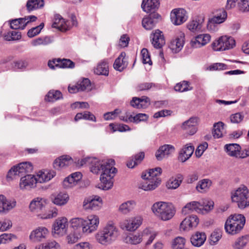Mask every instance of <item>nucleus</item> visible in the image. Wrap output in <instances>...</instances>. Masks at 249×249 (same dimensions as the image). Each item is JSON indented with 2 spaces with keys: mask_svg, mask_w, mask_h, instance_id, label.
<instances>
[{
  "mask_svg": "<svg viewBox=\"0 0 249 249\" xmlns=\"http://www.w3.org/2000/svg\"><path fill=\"white\" fill-rule=\"evenodd\" d=\"M56 176V172L53 170H42L38 171L36 176L37 183H45L51 180Z\"/></svg>",
  "mask_w": 249,
  "mask_h": 249,
  "instance_id": "aec40b11",
  "label": "nucleus"
},
{
  "mask_svg": "<svg viewBox=\"0 0 249 249\" xmlns=\"http://www.w3.org/2000/svg\"><path fill=\"white\" fill-rule=\"evenodd\" d=\"M94 72L98 75H107L108 74V66L106 60H102L97 66Z\"/></svg>",
  "mask_w": 249,
  "mask_h": 249,
  "instance_id": "3c124183",
  "label": "nucleus"
},
{
  "mask_svg": "<svg viewBox=\"0 0 249 249\" xmlns=\"http://www.w3.org/2000/svg\"><path fill=\"white\" fill-rule=\"evenodd\" d=\"M33 170V166L30 162H21L11 168L7 173V178L13 179L17 176L20 177L26 173H31Z\"/></svg>",
  "mask_w": 249,
  "mask_h": 249,
  "instance_id": "423d86ee",
  "label": "nucleus"
},
{
  "mask_svg": "<svg viewBox=\"0 0 249 249\" xmlns=\"http://www.w3.org/2000/svg\"><path fill=\"white\" fill-rule=\"evenodd\" d=\"M62 97V93L58 90H50L45 97V100L48 102H54Z\"/></svg>",
  "mask_w": 249,
  "mask_h": 249,
  "instance_id": "6e6d98bb",
  "label": "nucleus"
},
{
  "mask_svg": "<svg viewBox=\"0 0 249 249\" xmlns=\"http://www.w3.org/2000/svg\"><path fill=\"white\" fill-rule=\"evenodd\" d=\"M131 105L137 108H145L150 104V100L147 96L141 98L134 97L130 102Z\"/></svg>",
  "mask_w": 249,
  "mask_h": 249,
  "instance_id": "cd10ccee",
  "label": "nucleus"
},
{
  "mask_svg": "<svg viewBox=\"0 0 249 249\" xmlns=\"http://www.w3.org/2000/svg\"><path fill=\"white\" fill-rule=\"evenodd\" d=\"M16 236L11 233H3L0 235V245L9 243Z\"/></svg>",
  "mask_w": 249,
  "mask_h": 249,
  "instance_id": "0e129e2a",
  "label": "nucleus"
},
{
  "mask_svg": "<svg viewBox=\"0 0 249 249\" xmlns=\"http://www.w3.org/2000/svg\"><path fill=\"white\" fill-rule=\"evenodd\" d=\"M186 240L182 237H177L174 239L172 243V247L173 249H184Z\"/></svg>",
  "mask_w": 249,
  "mask_h": 249,
  "instance_id": "13d9d810",
  "label": "nucleus"
},
{
  "mask_svg": "<svg viewBox=\"0 0 249 249\" xmlns=\"http://www.w3.org/2000/svg\"><path fill=\"white\" fill-rule=\"evenodd\" d=\"M246 222L245 217L241 214L231 215L225 224V229L229 234L234 235L243 228Z\"/></svg>",
  "mask_w": 249,
  "mask_h": 249,
  "instance_id": "7ed1b4c3",
  "label": "nucleus"
},
{
  "mask_svg": "<svg viewBox=\"0 0 249 249\" xmlns=\"http://www.w3.org/2000/svg\"><path fill=\"white\" fill-rule=\"evenodd\" d=\"M36 19V17L34 16H30L24 18H19L13 19L10 21V27L13 29L23 30L28 23L34 21Z\"/></svg>",
  "mask_w": 249,
  "mask_h": 249,
  "instance_id": "2eb2a0df",
  "label": "nucleus"
},
{
  "mask_svg": "<svg viewBox=\"0 0 249 249\" xmlns=\"http://www.w3.org/2000/svg\"><path fill=\"white\" fill-rule=\"evenodd\" d=\"M143 240L142 232L136 234L131 233L128 234L124 239L125 243L132 245L140 244Z\"/></svg>",
  "mask_w": 249,
  "mask_h": 249,
  "instance_id": "37998d69",
  "label": "nucleus"
},
{
  "mask_svg": "<svg viewBox=\"0 0 249 249\" xmlns=\"http://www.w3.org/2000/svg\"><path fill=\"white\" fill-rule=\"evenodd\" d=\"M53 41V37L51 36H46L40 37L33 39L31 42V44L33 46H37L39 45H47L52 43Z\"/></svg>",
  "mask_w": 249,
  "mask_h": 249,
  "instance_id": "a18cd8bd",
  "label": "nucleus"
},
{
  "mask_svg": "<svg viewBox=\"0 0 249 249\" xmlns=\"http://www.w3.org/2000/svg\"><path fill=\"white\" fill-rule=\"evenodd\" d=\"M172 23L176 25H179L186 21L188 18L186 11L183 9H175L170 15Z\"/></svg>",
  "mask_w": 249,
  "mask_h": 249,
  "instance_id": "ddd939ff",
  "label": "nucleus"
},
{
  "mask_svg": "<svg viewBox=\"0 0 249 249\" xmlns=\"http://www.w3.org/2000/svg\"><path fill=\"white\" fill-rule=\"evenodd\" d=\"M102 199L99 196H92L84 199L82 207L87 211H97L102 207Z\"/></svg>",
  "mask_w": 249,
  "mask_h": 249,
  "instance_id": "9b49d317",
  "label": "nucleus"
},
{
  "mask_svg": "<svg viewBox=\"0 0 249 249\" xmlns=\"http://www.w3.org/2000/svg\"><path fill=\"white\" fill-rule=\"evenodd\" d=\"M139 188L146 191L155 189L160 184V179L142 178Z\"/></svg>",
  "mask_w": 249,
  "mask_h": 249,
  "instance_id": "a878e982",
  "label": "nucleus"
},
{
  "mask_svg": "<svg viewBox=\"0 0 249 249\" xmlns=\"http://www.w3.org/2000/svg\"><path fill=\"white\" fill-rule=\"evenodd\" d=\"M184 42L185 34L182 32L179 31L177 34L176 38L171 40L169 47L173 53H177L182 50Z\"/></svg>",
  "mask_w": 249,
  "mask_h": 249,
  "instance_id": "4468645a",
  "label": "nucleus"
},
{
  "mask_svg": "<svg viewBox=\"0 0 249 249\" xmlns=\"http://www.w3.org/2000/svg\"><path fill=\"white\" fill-rule=\"evenodd\" d=\"M110 128L112 129V132L115 131L125 132L130 130V127L126 124H109Z\"/></svg>",
  "mask_w": 249,
  "mask_h": 249,
  "instance_id": "680f3d73",
  "label": "nucleus"
},
{
  "mask_svg": "<svg viewBox=\"0 0 249 249\" xmlns=\"http://www.w3.org/2000/svg\"><path fill=\"white\" fill-rule=\"evenodd\" d=\"M162 172L160 167L149 169L148 172L143 173L142 175V178L160 179L159 177Z\"/></svg>",
  "mask_w": 249,
  "mask_h": 249,
  "instance_id": "49530a36",
  "label": "nucleus"
},
{
  "mask_svg": "<svg viewBox=\"0 0 249 249\" xmlns=\"http://www.w3.org/2000/svg\"><path fill=\"white\" fill-rule=\"evenodd\" d=\"M202 205L198 201H193L187 203L182 209V214L186 215L194 211L201 213Z\"/></svg>",
  "mask_w": 249,
  "mask_h": 249,
  "instance_id": "2f4dec72",
  "label": "nucleus"
},
{
  "mask_svg": "<svg viewBox=\"0 0 249 249\" xmlns=\"http://www.w3.org/2000/svg\"><path fill=\"white\" fill-rule=\"evenodd\" d=\"M125 53L122 52L119 57L115 60L114 63V68L120 71H122L127 66V63L125 60Z\"/></svg>",
  "mask_w": 249,
  "mask_h": 249,
  "instance_id": "c03bdc74",
  "label": "nucleus"
},
{
  "mask_svg": "<svg viewBox=\"0 0 249 249\" xmlns=\"http://www.w3.org/2000/svg\"><path fill=\"white\" fill-rule=\"evenodd\" d=\"M150 37L152 44L155 48H161L165 43L162 32L159 30H156L153 32Z\"/></svg>",
  "mask_w": 249,
  "mask_h": 249,
  "instance_id": "5701e85b",
  "label": "nucleus"
},
{
  "mask_svg": "<svg viewBox=\"0 0 249 249\" xmlns=\"http://www.w3.org/2000/svg\"><path fill=\"white\" fill-rule=\"evenodd\" d=\"M136 206V202L134 200H127L120 205L118 211L123 214L126 215L132 212Z\"/></svg>",
  "mask_w": 249,
  "mask_h": 249,
  "instance_id": "c9c22d12",
  "label": "nucleus"
},
{
  "mask_svg": "<svg viewBox=\"0 0 249 249\" xmlns=\"http://www.w3.org/2000/svg\"><path fill=\"white\" fill-rule=\"evenodd\" d=\"M113 241L118 237L119 230L113 221H108L102 229Z\"/></svg>",
  "mask_w": 249,
  "mask_h": 249,
  "instance_id": "b1692460",
  "label": "nucleus"
},
{
  "mask_svg": "<svg viewBox=\"0 0 249 249\" xmlns=\"http://www.w3.org/2000/svg\"><path fill=\"white\" fill-rule=\"evenodd\" d=\"M212 185V181L208 178H204L197 182L196 190L199 193L204 194L208 192Z\"/></svg>",
  "mask_w": 249,
  "mask_h": 249,
  "instance_id": "4c0bfd02",
  "label": "nucleus"
},
{
  "mask_svg": "<svg viewBox=\"0 0 249 249\" xmlns=\"http://www.w3.org/2000/svg\"><path fill=\"white\" fill-rule=\"evenodd\" d=\"M77 85L80 91H84L90 89V81L88 78H85L81 81H79Z\"/></svg>",
  "mask_w": 249,
  "mask_h": 249,
  "instance_id": "69168bd1",
  "label": "nucleus"
},
{
  "mask_svg": "<svg viewBox=\"0 0 249 249\" xmlns=\"http://www.w3.org/2000/svg\"><path fill=\"white\" fill-rule=\"evenodd\" d=\"M159 6V0H143L141 5L143 11L147 13L155 12Z\"/></svg>",
  "mask_w": 249,
  "mask_h": 249,
  "instance_id": "c756f323",
  "label": "nucleus"
},
{
  "mask_svg": "<svg viewBox=\"0 0 249 249\" xmlns=\"http://www.w3.org/2000/svg\"><path fill=\"white\" fill-rule=\"evenodd\" d=\"M46 204V200L41 197L34 198L30 202L29 209L33 213L39 215V213L45 207Z\"/></svg>",
  "mask_w": 249,
  "mask_h": 249,
  "instance_id": "412c9836",
  "label": "nucleus"
},
{
  "mask_svg": "<svg viewBox=\"0 0 249 249\" xmlns=\"http://www.w3.org/2000/svg\"><path fill=\"white\" fill-rule=\"evenodd\" d=\"M85 218L81 217H74L70 219L69 223L70 227L74 232L83 233V229L84 225Z\"/></svg>",
  "mask_w": 249,
  "mask_h": 249,
  "instance_id": "e433bc0d",
  "label": "nucleus"
},
{
  "mask_svg": "<svg viewBox=\"0 0 249 249\" xmlns=\"http://www.w3.org/2000/svg\"><path fill=\"white\" fill-rule=\"evenodd\" d=\"M224 125V124L222 122H218L214 124L212 133L215 139L222 138L226 134Z\"/></svg>",
  "mask_w": 249,
  "mask_h": 249,
  "instance_id": "a19ab883",
  "label": "nucleus"
},
{
  "mask_svg": "<svg viewBox=\"0 0 249 249\" xmlns=\"http://www.w3.org/2000/svg\"><path fill=\"white\" fill-rule=\"evenodd\" d=\"M58 63H57L58 68H73L74 67V63L70 59L58 58Z\"/></svg>",
  "mask_w": 249,
  "mask_h": 249,
  "instance_id": "e2e57ef3",
  "label": "nucleus"
},
{
  "mask_svg": "<svg viewBox=\"0 0 249 249\" xmlns=\"http://www.w3.org/2000/svg\"><path fill=\"white\" fill-rule=\"evenodd\" d=\"M4 199L1 213H7L16 206V201L14 199H7L5 196Z\"/></svg>",
  "mask_w": 249,
  "mask_h": 249,
  "instance_id": "5fc2aeb1",
  "label": "nucleus"
},
{
  "mask_svg": "<svg viewBox=\"0 0 249 249\" xmlns=\"http://www.w3.org/2000/svg\"><path fill=\"white\" fill-rule=\"evenodd\" d=\"M100 224L99 217L96 214H90L85 218L83 233L91 234L98 228Z\"/></svg>",
  "mask_w": 249,
  "mask_h": 249,
  "instance_id": "9d476101",
  "label": "nucleus"
},
{
  "mask_svg": "<svg viewBox=\"0 0 249 249\" xmlns=\"http://www.w3.org/2000/svg\"><path fill=\"white\" fill-rule=\"evenodd\" d=\"M44 0H28L26 7L28 11H31L41 8L44 6Z\"/></svg>",
  "mask_w": 249,
  "mask_h": 249,
  "instance_id": "864d4df0",
  "label": "nucleus"
},
{
  "mask_svg": "<svg viewBox=\"0 0 249 249\" xmlns=\"http://www.w3.org/2000/svg\"><path fill=\"white\" fill-rule=\"evenodd\" d=\"M4 37L7 41L18 40L21 38V35L19 32L13 31L5 34Z\"/></svg>",
  "mask_w": 249,
  "mask_h": 249,
  "instance_id": "052dcab7",
  "label": "nucleus"
},
{
  "mask_svg": "<svg viewBox=\"0 0 249 249\" xmlns=\"http://www.w3.org/2000/svg\"><path fill=\"white\" fill-rule=\"evenodd\" d=\"M35 249H61V246L55 241L50 240L36 246Z\"/></svg>",
  "mask_w": 249,
  "mask_h": 249,
  "instance_id": "8fccbe9b",
  "label": "nucleus"
},
{
  "mask_svg": "<svg viewBox=\"0 0 249 249\" xmlns=\"http://www.w3.org/2000/svg\"><path fill=\"white\" fill-rule=\"evenodd\" d=\"M249 241L248 235L242 236L238 237L232 245L234 249H243Z\"/></svg>",
  "mask_w": 249,
  "mask_h": 249,
  "instance_id": "603ef678",
  "label": "nucleus"
},
{
  "mask_svg": "<svg viewBox=\"0 0 249 249\" xmlns=\"http://www.w3.org/2000/svg\"><path fill=\"white\" fill-rule=\"evenodd\" d=\"M206 238V235L205 232L196 231L192 235L190 240L194 246L199 247L204 244Z\"/></svg>",
  "mask_w": 249,
  "mask_h": 249,
  "instance_id": "72a5a7b5",
  "label": "nucleus"
},
{
  "mask_svg": "<svg viewBox=\"0 0 249 249\" xmlns=\"http://www.w3.org/2000/svg\"><path fill=\"white\" fill-rule=\"evenodd\" d=\"M95 238L97 243L103 246H107L114 241L102 229L95 234Z\"/></svg>",
  "mask_w": 249,
  "mask_h": 249,
  "instance_id": "7c9ffc66",
  "label": "nucleus"
},
{
  "mask_svg": "<svg viewBox=\"0 0 249 249\" xmlns=\"http://www.w3.org/2000/svg\"><path fill=\"white\" fill-rule=\"evenodd\" d=\"M51 199L53 204L57 206H63L68 202L69 196L66 193H60L52 195Z\"/></svg>",
  "mask_w": 249,
  "mask_h": 249,
  "instance_id": "58836bf2",
  "label": "nucleus"
},
{
  "mask_svg": "<svg viewBox=\"0 0 249 249\" xmlns=\"http://www.w3.org/2000/svg\"><path fill=\"white\" fill-rule=\"evenodd\" d=\"M88 162L90 163V170L95 174H102L105 169L112 168L115 164V161L112 159L100 160L95 158H86L80 161L81 165H83Z\"/></svg>",
  "mask_w": 249,
  "mask_h": 249,
  "instance_id": "f03ea898",
  "label": "nucleus"
},
{
  "mask_svg": "<svg viewBox=\"0 0 249 249\" xmlns=\"http://www.w3.org/2000/svg\"><path fill=\"white\" fill-rule=\"evenodd\" d=\"M222 237V233L220 231H214L210 237V243L213 245L217 243Z\"/></svg>",
  "mask_w": 249,
  "mask_h": 249,
  "instance_id": "774afa93",
  "label": "nucleus"
},
{
  "mask_svg": "<svg viewBox=\"0 0 249 249\" xmlns=\"http://www.w3.org/2000/svg\"><path fill=\"white\" fill-rule=\"evenodd\" d=\"M193 88L190 86V83L186 81L178 83L175 86V90L179 92H185L191 90Z\"/></svg>",
  "mask_w": 249,
  "mask_h": 249,
  "instance_id": "4d7b16f0",
  "label": "nucleus"
},
{
  "mask_svg": "<svg viewBox=\"0 0 249 249\" xmlns=\"http://www.w3.org/2000/svg\"><path fill=\"white\" fill-rule=\"evenodd\" d=\"M53 27L57 28L61 31H66L70 28V24L60 15L56 14L54 16Z\"/></svg>",
  "mask_w": 249,
  "mask_h": 249,
  "instance_id": "bb28decb",
  "label": "nucleus"
},
{
  "mask_svg": "<svg viewBox=\"0 0 249 249\" xmlns=\"http://www.w3.org/2000/svg\"><path fill=\"white\" fill-rule=\"evenodd\" d=\"M204 21V18L201 17H197L190 20L187 24V29L193 33L199 32L201 30Z\"/></svg>",
  "mask_w": 249,
  "mask_h": 249,
  "instance_id": "f704fd0d",
  "label": "nucleus"
},
{
  "mask_svg": "<svg viewBox=\"0 0 249 249\" xmlns=\"http://www.w3.org/2000/svg\"><path fill=\"white\" fill-rule=\"evenodd\" d=\"M117 171L115 167L105 169V171L100 175V183L98 184V187L104 190L110 189L113 187V178Z\"/></svg>",
  "mask_w": 249,
  "mask_h": 249,
  "instance_id": "39448f33",
  "label": "nucleus"
},
{
  "mask_svg": "<svg viewBox=\"0 0 249 249\" xmlns=\"http://www.w3.org/2000/svg\"><path fill=\"white\" fill-rule=\"evenodd\" d=\"M37 183L36 176L33 175L27 174L21 177L19 183L21 189H30L35 188Z\"/></svg>",
  "mask_w": 249,
  "mask_h": 249,
  "instance_id": "f3484780",
  "label": "nucleus"
},
{
  "mask_svg": "<svg viewBox=\"0 0 249 249\" xmlns=\"http://www.w3.org/2000/svg\"><path fill=\"white\" fill-rule=\"evenodd\" d=\"M77 184V182L70 176L66 178L63 182V186L66 189L72 188Z\"/></svg>",
  "mask_w": 249,
  "mask_h": 249,
  "instance_id": "338daca9",
  "label": "nucleus"
},
{
  "mask_svg": "<svg viewBox=\"0 0 249 249\" xmlns=\"http://www.w3.org/2000/svg\"><path fill=\"white\" fill-rule=\"evenodd\" d=\"M227 18V13L225 10H221L219 14L214 16L207 24V28L209 31H216L217 27L215 24H220L224 22Z\"/></svg>",
  "mask_w": 249,
  "mask_h": 249,
  "instance_id": "dca6fc26",
  "label": "nucleus"
},
{
  "mask_svg": "<svg viewBox=\"0 0 249 249\" xmlns=\"http://www.w3.org/2000/svg\"><path fill=\"white\" fill-rule=\"evenodd\" d=\"M235 46L234 39L227 36H222L212 44V47L215 51H223L232 49Z\"/></svg>",
  "mask_w": 249,
  "mask_h": 249,
  "instance_id": "0eeeda50",
  "label": "nucleus"
},
{
  "mask_svg": "<svg viewBox=\"0 0 249 249\" xmlns=\"http://www.w3.org/2000/svg\"><path fill=\"white\" fill-rule=\"evenodd\" d=\"M199 223V219L196 215L186 217L180 224V229L183 231H189L196 227Z\"/></svg>",
  "mask_w": 249,
  "mask_h": 249,
  "instance_id": "6ab92c4d",
  "label": "nucleus"
},
{
  "mask_svg": "<svg viewBox=\"0 0 249 249\" xmlns=\"http://www.w3.org/2000/svg\"><path fill=\"white\" fill-rule=\"evenodd\" d=\"M49 231L45 227H38L32 231L29 235L30 240L33 242H41L46 238Z\"/></svg>",
  "mask_w": 249,
  "mask_h": 249,
  "instance_id": "f8f14e48",
  "label": "nucleus"
},
{
  "mask_svg": "<svg viewBox=\"0 0 249 249\" xmlns=\"http://www.w3.org/2000/svg\"><path fill=\"white\" fill-rule=\"evenodd\" d=\"M158 234L156 231L146 228L142 231L143 240H147L145 244L149 245L152 243Z\"/></svg>",
  "mask_w": 249,
  "mask_h": 249,
  "instance_id": "09e8293b",
  "label": "nucleus"
},
{
  "mask_svg": "<svg viewBox=\"0 0 249 249\" xmlns=\"http://www.w3.org/2000/svg\"><path fill=\"white\" fill-rule=\"evenodd\" d=\"M231 201L236 203L238 208L244 209L249 206V191L245 185H241L231 193Z\"/></svg>",
  "mask_w": 249,
  "mask_h": 249,
  "instance_id": "20e7f679",
  "label": "nucleus"
},
{
  "mask_svg": "<svg viewBox=\"0 0 249 249\" xmlns=\"http://www.w3.org/2000/svg\"><path fill=\"white\" fill-rule=\"evenodd\" d=\"M72 161V158L69 156L63 155L54 161L53 166L56 170H60L71 164Z\"/></svg>",
  "mask_w": 249,
  "mask_h": 249,
  "instance_id": "c85d7f7f",
  "label": "nucleus"
},
{
  "mask_svg": "<svg viewBox=\"0 0 249 249\" xmlns=\"http://www.w3.org/2000/svg\"><path fill=\"white\" fill-rule=\"evenodd\" d=\"M194 151V147L190 143L186 144L179 152L178 160L185 162L191 157Z\"/></svg>",
  "mask_w": 249,
  "mask_h": 249,
  "instance_id": "473e14b6",
  "label": "nucleus"
},
{
  "mask_svg": "<svg viewBox=\"0 0 249 249\" xmlns=\"http://www.w3.org/2000/svg\"><path fill=\"white\" fill-rule=\"evenodd\" d=\"M183 177L181 175L172 177L167 182L166 186L168 189H176L180 186Z\"/></svg>",
  "mask_w": 249,
  "mask_h": 249,
  "instance_id": "de8ad7c7",
  "label": "nucleus"
},
{
  "mask_svg": "<svg viewBox=\"0 0 249 249\" xmlns=\"http://www.w3.org/2000/svg\"><path fill=\"white\" fill-rule=\"evenodd\" d=\"M198 121L199 119L197 117H191L182 123L181 128L186 130L189 135H192L197 131L196 125L198 124Z\"/></svg>",
  "mask_w": 249,
  "mask_h": 249,
  "instance_id": "4be33fe9",
  "label": "nucleus"
},
{
  "mask_svg": "<svg viewBox=\"0 0 249 249\" xmlns=\"http://www.w3.org/2000/svg\"><path fill=\"white\" fill-rule=\"evenodd\" d=\"M174 147L170 144H165L160 147L156 152L155 156L158 160L167 158L174 152Z\"/></svg>",
  "mask_w": 249,
  "mask_h": 249,
  "instance_id": "393cba45",
  "label": "nucleus"
},
{
  "mask_svg": "<svg viewBox=\"0 0 249 249\" xmlns=\"http://www.w3.org/2000/svg\"><path fill=\"white\" fill-rule=\"evenodd\" d=\"M82 119L89 120L94 122L96 121V118L94 115L88 111H85L83 113H78L76 115L74 118L76 121Z\"/></svg>",
  "mask_w": 249,
  "mask_h": 249,
  "instance_id": "bf43d9fd",
  "label": "nucleus"
},
{
  "mask_svg": "<svg viewBox=\"0 0 249 249\" xmlns=\"http://www.w3.org/2000/svg\"><path fill=\"white\" fill-rule=\"evenodd\" d=\"M224 148L225 150L229 156L238 158L239 151L241 149L239 144L236 143L227 144L225 145Z\"/></svg>",
  "mask_w": 249,
  "mask_h": 249,
  "instance_id": "79ce46f5",
  "label": "nucleus"
},
{
  "mask_svg": "<svg viewBox=\"0 0 249 249\" xmlns=\"http://www.w3.org/2000/svg\"><path fill=\"white\" fill-rule=\"evenodd\" d=\"M68 225V220L66 217H58L53 224L52 234L55 237L63 236L67 233Z\"/></svg>",
  "mask_w": 249,
  "mask_h": 249,
  "instance_id": "1a4fd4ad",
  "label": "nucleus"
},
{
  "mask_svg": "<svg viewBox=\"0 0 249 249\" xmlns=\"http://www.w3.org/2000/svg\"><path fill=\"white\" fill-rule=\"evenodd\" d=\"M160 17L159 14H154L144 18L142 20V25L146 30H149L153 29L156 25V21L154 18H158Z\"/></svg>",
  "mask_w": 249,
  "mask_h": 249,
  "instance_id": "ea45409f",
  "label": "nucleus"
},
{
  "mask_svg": "<svg viewBox=\"0 0 249 249\" xmlns=\"http://www.w3.org/2000/svg\"><path fill=\"white\" fill-rule=\"evenodd\" d=\"M211 36L208 34H200L193 38L191 42V47L198 48L206 45L211 40Z\"/></svg>",
  "mask_w": 249,
  "mask_h": 249,
  "instance_id": "a211bd4d",
  "label": "nucleus"
},
{
  "mask_svg": "<svg viewBox=\"0 0 249 249\" xmlns=\"http://www.w3.org/2000/svg\"><path fill=\"white\" fill-rule=\"evenodd\" d=\"M142 220L143 219L140 215L127 217L120 223V227L123 230L134 231L142 225Z\"/></svg>",
  "mask_w": 249,
  "mask_h": 249,
  "instance_id": "6e6552de",
  "label": "nucleus"
},
{
  "mask_svg": "<svg viewBox=\"0 0 249 249\" xmlns=\"http://www.w3.org/2000/svg\"><path fill=\"white\" fill-rule=\"evenodd\" d=\"M151 211L158 219L163 221L171 220L176 213L175 207L171 203L164 201L154 203Z\"/></svg>",
  "mask_w": 249,
  "mask_h": 249,
  "instance_id": "f257e3e1",
  "label": "nucleus"
}]
</instances>
